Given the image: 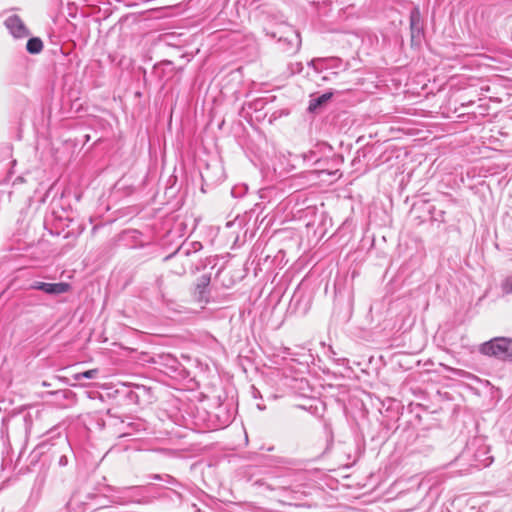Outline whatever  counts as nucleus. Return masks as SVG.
Listing matches in <instances>:
<instances>
[{
  "mask_svg": "<svg viewBox=\"0 0 512 512\" xmlns=\"http://www.w3.org/2000/svg\"><path fill=\"white\" fill-rule=\"evenodd\" d=\"M512 341L506 337H496L480 345L481 354L495 357L499 360H507L511 355Z\"/></svg>",
  "mask_w": 512,
  "mask_h": 512,
  "instance_id": "nucleus-1",
  "label": "nucleus"
},
{
  "mask_svg": "<svg viewBox=\"0 0 512 512\" xmlns=\"http://www.w3.org/2000/svg\"><path fill=\"white\" fill-rule=\"evenodd\" d=\"M279 44L283 52L288 54L296 53L301 46V38L298 31L288 28L285 37L279 38Z\"/></svg>",
  "mask_w": 512,
  "mask_h": 512,
  "instance_id": "nucleus-2",
  "label": "nucleus"
},
{
  "mask_svg": "<svg viewBox=\"0 0 512 512\" xmlns=\"http://www.w3.org/2000/svg\"><path fill=\"white\" fill-rule=\"evenodd\" d=\"M5 27L14 38H26L30 31L18 15H10L4 21Z\"/></svg>",
  "mask_w": 512,
  "mask_h": 512,
  "instance_id": "nucleus-3",
  "label": "nucleus"
},
{
  "mask_svg": "<svg viewBox=\"0 0 512 512\" xmlns=\"http://www.w3.org/2000/svg\"><path fill=\"white\" fill-rule=\"evenodd\" d=\"M410 28L413 38L419 36L422 32L421 13L417 6L410 12Z\"/></svg>",
  "mask_w": 512,
  "mask_h": 512,
  "instance_id": "nucleus-4",
  "label": "nucleus"
},
{
  "mask_svg": "<svg viewBox=\"0 0 512 512\" xmlns=\"http://www.w3.org/2000/svg\"><path fill=\"white\" fill-rule=\"evenodd\" d=\"M70 289V284L65 282L59 283H47L43 292L50 295H60L68 292Z\"/></svg>",
  "mask_w": 512,
  "mask_h": 512,
  "instance_id": "nucleus-5",
  "label": "nucleus"
},
{
  "mask_svg": "<svg viewBox=\"0 0 512 512\" xmlns=\"http://www.w3.org/2000/svg\"><path fill=\"white\" fill-rule=\"evenodd\" d=\"M26 50L30 54H39L43 50V42L38 37L30 38L26 43Z\"/></svg>",
  "mask_w": 512,
  "mask_h": 512,
  "instance_id": "nucleus-6",
  "label": "nucleus"
},
{
  "mask_svg": "<svg viewBox=\"0 0 512 512\" xmlns=\"http://www.w3.org/2000/svg\"><path fill=\"white\" fill-rule=\"evenodd\" d=\"M331 97H332V93H325V94H322L321 96H319L318 98L311 100L310 104H309V110L310 111L315 110L317 107L326 103Z\"/></svg>",
  "mask_w": 512,
  "mask_h": 512,
  "instance_id": "nucleus-7",
  "label": "nucleus"
},
{
  "mask_svg": "<svg viewBox=\"0 0 512 512\" xmlns=\"http://www.w3.org/2000/svg\"><path fill=\"white\" fill-rule=\"evenodd\" d=\"M98 375V370L97 369H91V370H87L85 372H81V373H77L74 375V379L75 380H81L83 378H86V379H93L95 378L96 376Z\"/></svg>",
  "mask_w": 512,
  "mask_h": 512,
  "instance_id": "nucleus-8",
  "label": "nucleus"
},
{
  "mask_svg": "<svg viewBox=\"0 0 512 512\" xmlns=\"http://www.w3.org/2000/svg\"><path fill=\"white\" fill-rule=\"evenodd\" d=\"M46 284L47 283L45 282L35 281L34 283L31 284V289L43 291Z\"/></svg>",
  "mask_w": 512,
  "mask_h": 512,
  "instance_id": "nucleus-9",
  "label": "nucleus"
},
{
  "mask_svg": "<svg viewBox=\"0 0 512 512\" xmlns=\"http://www.w3.org/2000/svg\"><path fill=\"white\" fill-rule=\"evenodd\" d=\"M209 283V278L207 277H202V281H201V284H198V288H205Z\"/></svg>",
  "mask_w": 512,
  "mask_h": 512,
  "instance_id": "nucleus-10",
  "label": "nucleus"
},
{
  "mask_svg": "<svg viewBox=\"0 0 512 512\" xmlns=\"http://www.w3.org/2000/svg\"><path fill=\"white\" fill-rule=\"evenodd\" d=\"M59 464H60V465H62V466H64V465H66V464H67V458H66V456H62V457L60 458Z\"/></svg>",
  "mask_w": 512,
  "mask_h": 512,
  "instance_id": "nucleus-11",
  "label": "nucleus"
},
{
  "mask_svg": "<svg viewBox=\"0 0 512 512\" xmlns=\"http://www.w3.org/2000/svg\"><path fill=\"white\" fill-rule=\"evenodd\" d=\"M153 479H160V475H154Z\"/></svg>",
  "mask_w": 512,
  "mask_h": 512,
  "instance_id": "nucleus-12",
  "label": "nucleus"
},
{
  "mask_svg": "<svg viewBox=\"0 0 512 512\" xmlns=\"http://www.w3.org/2000/svg\"><path fill=\"white\" fill-rule=\"evenodd\" d=\"M505 291L506 293H509L511 291V289H508L507 287L505 288Z\"/></svg>",
  "mask_w": 512,
  "mask_h": 512,
  "instance_id": "nucleus-13",
  "label": "nucleus"
}]
</instances>
